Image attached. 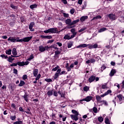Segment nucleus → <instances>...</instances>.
<instances>
[{
	"label": "nucleus",
	"mask_w": 124,
	"mask_h": 124,
	"mask_svg": "<svg viewBox=\"0 0 124 124\" xmlns=\"http://www.w3.org/2000/svg\"><path fill=\"white\" fill-rule=\"evenodd\" d=\"M44 32H45V33H49L50 32L51 33H56V32H57V28H50L48 30L44 31Z\"/></svg>",
	"instance_id": "nucleus-1"
},
{
	"label": "nucleus",
	"mask_w": 124,
	"mask_h": 124,
	"mask_svg": "<svg viewBox=\"0 0 124 124\" xmlns=\"http://www.w3.org/2000/svg\"><path fill=\"white\" fill-rule=\"evenodd\" d=\"M65 23L66 25H69V26L67 27V29H72V28H74L75 26H72V21L71 19L68 18L65 21Z\"/></svg>",
	"instance_id": "nucleus-2"
},
{
	"label": "nucleus",
	"mask_w": 124,
	"mask_h": 124,
	"mask_svg": "<svg viewBox=\"0 0 124 124\" xmlns=\"http://www.w3.org/2000/svg\"><path fill=\"white\" fill-rule=\"evenodd\" d=\"M93 97L92 96H87L85 98L81 100V101H86V102H90L93 99Z\"/></svg>",
	"instance_id": "nucleus-3"
},
{
	"label": "nucleus",
	"mask_w": 124,
	"mask_h": 124,
	"mask_svg": "<svg viewBox=\"0 0 124 124\" xmlns=\"http://www.w3.org/2000/svg\"><path fill=\"white\" fill-rule=\"evenodd\" d=\"M30 63L28 61L26 62H17V65L19 66H24V65H28V64Z\"/></svg>",
	"instance_id": "nucleus-4"
},
{
	"label": "nucleus",
	"mask_w": 124,
	"mask_h": 124,
	"mask_svg": "<svg viewBox=\"0 0 124 124\" xmlns=\"http://www.w3.org/2000/svg\"><path fill=\"white\" fill-rule=\"evenodd\" d=\"M32 38V36H30L27 37H25L23 39H21L22 42H29Z\"/></svg>",
	"instance_id": "nucleus-5"
},
{
	"label": "nucleus",
	"mask_w": 124,
	"mask_h": 124,
	"mask_svg": "<svg viewBox=\"0 0 124 124\" xmlns=\"http://www.w3.org/2000/svg\"><path fill=\"white\" fill-rule=\"evenodd\" d=\"M61 71H62V70L61 69H58L57 71V72L55 73L54 78L57 79L58 77H59V76L60 75V73H61Z\"/></svg>",
	"instance_id": "nucleus-6"
},
{
	"label": "nucleus",
	"mask_w": 124,
	"mask_h": 124,
	"mask_svg": "<svg viewBox=\"0 0 124 124\" xmlns=\"http://www.w3.org/2000/svg\"><path fill=\"white\" fill-rule=\"evenodd\" d=\"M108 17H109V19L110 20H116L117 19V17H116V15L113 14H110L108 16Z\"/></svg>",
	"instance_id": "nucleus-7"
},
{
	"label": "nucleus",
	"mask_w": 124,
	"mask_h": 124,
	"mask_svg": "<svg viewBox=\"0 0 124 124\" xmlns=\"http://www.w3.org/2000/svg\"><path fill=\"white\" fill-rule=\"evenodd\" d=\"M35 25V23L33 22H32L31 23H30V25H29V29L30 30V31H34V29H32V28H33L34 25Z\"/></svg>",
	"instance_id": "nucleus-8"
},
{
	"label": "nucleus",
	"mask_w": 124,
	"mask_h": 124,
	"mask_svg": "<svg viewBox=\"0 0 124 124\" xmlns=\"http://www.w3.org/2000/svg\"><path fill=\"white\" fill-rule=\"evenodd\" d=\"M97 47H98V45H97V44L89 45V49H95V48H97Z\"/></svg>",
	"instance_id": "nucleus-9"
},
{
	"label": "nucleus",
	"mask_w": 124,
	"mask_h": 124,
	"mask_svg": "<svg viewBox=\"0 0 124 124\" xmlns=\"http://www.w3.org/2000/svg\"><path fill=\"white\" fill-rule=\"evenodd\" d=\"M70 117L72 120H74V121H78L79 120V118H78V115H74L73 114L70 115Z\"/></svg>",
	"instance_id": "nucleus-10"
},
{
	"label": "nucleus",
	"mask_w": 124,
	"mask_h": 124,
	"mask_svg": "<svg viewBox=\"0 0 124 124\" xmlns=\"http://www.w3.org/2000/svg\"><path fill=\"white\" fill-rule=\"evenodd\" d=\"M112 93V91L110 90H108L107 92L101 95L100 97H104V96H106V95H108V94H109V93Z\"/></svg>",
	"instance_id": "nucleus-11"
},
{
	"label": "nucleus",
	"mask_w": 124,
	"mask_h": 124,
	"mask_svg": "<svg viewBox=\"0 0 124 124\" xmlns=\"http://www.w3.org/2000/svg\"><path fill=\"white\" fill-rule=\"evenodd\" d=\"M95 80V76H92L89 78V83H92V82H93Z\"/></svg>",
	"instance_id": "nucleus-12"
},
{
	"label": "nucleus",
	"mask_w": 124,
	"mask_h": 124,
	"mask_svg": "<svg viewBox=\"0 0 124 124\" xmlns=\"http://www.w3.org/2000/svg\"><path fill=\"white\" fill-rule=\"evenodd\" d=\"M8 41H11V42H16V39L15 37H10L8 39Z\"/></svg>",
	"instance_id": "nucleus-13"
},
{
	"label": "nucleus",
	"mask_w": 124,
	"mask_h": 124,
	"mask_svg": "<svg viewBox=\"0 0 124 124\" xmlns=\"http://www.w3.org/2000/svg\"><path fill=\"white\" fill-rule=\"evenodd\" d=\"M96 99L98 102L99 103H102V101H101V97L99 95L96 96Z\"/></svg>",
	"instance_id": "nucleus-14"
},
{
	"label": "nucleus",
	"mask_w": 124,
	"mask_h": 124,
	"mask_svg": "<svg viewBox=\"0 0 124 124\" xmlns=\"http://www.w3.org/2000/svg\"><path fill=\"white\" fill-rule=\"evenodd\" d=\"M33 74L34 76L35 77H36V76H37V75L38 74V69H34Z\"/></svg>",
	"instance_id": "nucleus-15"
},
{
	"label": "nucleus",
	"mask_w": 124,
	"mask_h": 124,
	"mask_svg": "<svg viewBox=\"0 0 124 124\" xmlns=\"http://www.w3.org/2000/svg\"><path fill=\"white\" fill-rule=\"evenodd\" d=\"M88 45L86 44H81L77 46V48H85L87 47Z\"/></svg>",
	"instance_id": "nucleus-16"
},
{
	"label": "nucleus",
	"mask_w": 124,
	"mask_h": 124,
	"mask_svg": "<svg viewBox=\"0 0 124 124\" xmlns=\"http://www.w3.org/2000/svg\"><path fill=\"white\" fill-rule=\"evenodd\" d=\"M88 19V16H82L80 20L81 22H84V21H86V19Z\"/></svg>",
	"instance_id": "nucleus-17"
},
{
	"label": "nucleus",
	"mask_w": 124,
	"mask_h": 124,
	"mask_svg": "<svg viewBox=\"0 0 124 124\" xmlns=\"http://www.w3.org/2000/svg\"><path fill=\"white\" fill-rule=\"evenodd\" d=\"M53 93H54V90H49L47 92V94L48 96H51V95H53Z\"/></svg>",
	"instance_id": "nucleus-18"
},
{
	"label": "nucleus",
	"mask_w": 124,
	"mask_h": 124,
	"mask_svg": "<svg viewBox=\"0 0 124 124\" xmlns=\"http://www.w3.org/2000/svg\"><path fill=\"white\" fill-rule=\"evenodd\" d=\"M39 49L40 52H44L45 51V48L42 46H39Z\"/></svg>",
	"instance_id": "nucleus-19"
},
{
	"label": "nucleus",
	"mask_w": 124,
	"mask_h": 124,
	"mask_svg": "<svg viewBox=\"0 0 124 124\" xmlns=\"http://www.w3.org/2000/svg\"><path fill=\"white\" fill-rule=\"evenodd\" d=\"M72 113H73V114H74L75 115H76V116L79 115V112L75 109H72Z\"/></svg>",
	"instance_id": "nucleus-20"
},
{
	"label": "nucleus",
	"mask_w": 124,
	"mask_h": 124,
	"mask_svg": "<svg viewBox=\"0 0 124 124\" xmlns=\"http://www.w3.org/2000/svg\"><path fill=\"white\" fill-rule=\"evenodd\" d=\"M115 73H116V70H115V69H112L109 74V76H114V74H115Z\"/></svg>",
	"instance_id": "nucleus-21"
},
{
	"label": "nucleus",
	"mask_w": 124,
	"mask_h": 124,
	"mask_svg": "<svg viewBox=\"0 0 124 124\" xmlns=\"http://www.w3.org/2000/svg\"><path fill=\"white\" fill-rule=\"evenodd\" d=\"M117 97L119 98L120 101H122L123 99H124V96L122 94H119L117 95Z\"/></svg>",
	"instance_id": "nucleus-22"
},
{
	"label": "nucleus",
	"mask_w": 124,
	"mask_h": 124,
	"mask_svg": "<svg viewBox=\"0 0 124 124\" xmlns=\"http://www.w3.org/2000/svg\"><path fill=\"white\" fill-rule=\"evenodd\" d=\"M80 21L79 19H77L76 20H74L72 22L71 25L72 26H73V25H75V24H77V23H79Z\"/></svg>",
	"instance_id": "nucleus-23"
},
{
	"label": "nucleus",
	"mask_w": 124,
	"mask_h": 124,
	"mask_svg": "<svg viewBox=\"0 0 124 124\" xmlns=\"http://www.w3.org/2000/svg\"><path fill=\"white\" fill-rule=\"evenodd\" d=\"M12 54L14 55V56H17V50H16V48H13L12 50Z\"/></svg>",
	"instance_id": "nucleus-24"
},
{
	"label": "nucleus",
	"mask_w": 124,
	"mask_h": 124,
	"mask_svg": "<svg viewBox=\"0 0 124 124\" xmlns=\"http://www.w3.org/2000/svg\"><path fill=\"white\" fill-rule=\"evenodd\" d=\"M26 83H25V81L21 80L20 82V83L18 84L19 87H23L24 85H25Z\"/></svg>",
	"instance_id": "nucleus-25"
},
{
	"label": "nucleus",
	"mask_w": 124,
	"mask_h": 124,
	"mask_svg": "<svg viewBox=\"0 0 124 124\" xmlns=\"http://www.w3.org/2000/svg\"><path fill=\"white\" fill-rule=\"evenodd\" d=\"M97 19H101V16H97L95 17H94L91 21H93V20H97Z\"/></svg>",
	"instance_id": "nucleus-26"
},
{
	"label": "nucleus",
	"mask_w": 124,
	"mask_h": 124,
	"mask_svg": "<svg viewBox=\"0 0 124 124\" xmlns=\"http://www.w3.org/2000/svg\"><path fill=\"white\" fill-rule=\"evenodd\" d=\"M23 97L24 98L25 101H26L27 102L29 101V97L28 94H25L24 96H23Z\"/></svg>",
	"instance_id": "nucleus-27"
},
{
	"label": "nucleus",
	"mask_w": 124,
	"mask_h": 124,
	"mask_svg": "<svg viewBox=\"0 0 124 124\" xmlns=\"http://www.w3.org/2000/svg\"><path fill=\"white\" fill-rule=\"evenodd\" d=\"M15 39L16 42H22V39H20V37H15Z\"/></svg>",
	"instance_id": "nucleus-28"
},
{
	"label": "nucleus",
	"mask_w": 124,
	"mask_h": 124,
	"mask_svg": "<svg viewBox=\"0 0 124 124\" xmlns=\"http://www.w3.org/2000/svg\"><path fill=\"white\" fill-rule=\"evenodd\" d=\"M37 7V5H36V4L30 5V8H31V9H33L34 8H36Z\"/></svg>",
	"instance_id": "nucleus-29"
},
{
	"label": "nucleus",
	"mask_w": 124,
	"mask_h": 124,
	"mask_svg": "<svg viewBox=\"0 0 124 124\" xmlns=\"http://www.w3.org/2000/svg\"><path fill=\"white\" fill-rule=\"evenodd\" d=\"M65 67L67 70V71H70L71 70V69L69 68V66H68V63H67L65 65Z\"/></svg>",
	"instance_id": "nucleus-30"
},
{
	"label": "nucleus",
	"mask_w": 124,
	"mask_h": 124,
	"mask_svg": "<svg viewBox=\"0 0 124 124\" xmlns=\"http://www.w3.org/2000/svg\"><path fill=\"white\" fill-rule=\"evenodd\" d=\"M106 30H107V29H106V28H101L99 30V32H102L103 31H106Z\"/></svg>",
	"instance_id": "nucleus-31"
},
{
	"label": "nucleus",
	"mask_w": 124,
	"mask_h": 124,
	"mask_svg": "<svg viewBox=\"0 0 124 124\" xmlns=\"http://www.w3.org/2000/svg\"><path fill=\"white\" fill-rule=\"evenodd\" d=\"M64 39H67L68 40H69V39H71L70 36L68 35H65L64 37Z\"/></svg>",
	"instance_id": "nucleus-32"
},
{
	"label": "nucleus",
	"mask_w": 124,
	"mask_h": 124,
	"mask_svg": "<svg viewBox=\"0 0 124 124\" xmlns=\"http://www.w3.org/2000/svg\"><path fill=\"white\" fill-rule=\"evenodd\" d=\"M85 30H87V27H84L81 28L80 30H79L78 31V32H82V31H85Z\"/></svg>",
	"instance_id": "nucleus-33"
},
{
	"label": "nucleus",
	"mask_w": 124,
	"mask_h": 124,
	"mask_svg": "<svg viewBox=\"0 0 124 124\" xmlns=\"http://www.w3.org/2000/svg\"><path fill=\"white\" fill-rule=\"evenodd\" d=\"M8 61L9 62H12L13 61H14V58H13L12 57H9Z\"/></svg>",
	"instance_id": "nucleus-34"
},
{
	"label": "nucleus",
	"mask_w": 124,
	"mask_h": 124,
	"mask_svg": "<svg viewBox=\"0 0 124 124\" xmlns=\"http://www.w3.org/2000/svg\"><path fill=\"white\" fill-rule=\"evenodd\" d=\"M27 110H28L29 111H25V112L26 113V114H30V115H31V109H30V108H27Z\"/></svg>",
	"instance_id": "nucleus-35"
},
{
	"label": "nucleus",
	"mask_w": 124,
	"mask_h": 124,
	"mask_svg": "<svg viewBox=\"0 0 124 124\" xmlns=\"http://www.w3.org/2000/svg\"><path fill=\"white\" fill-rule=\"evenodd\" d=\"M93 111L95 113V114H96V113H97V108L96 107H93Z\"/></svg>",
	"instance_id": "nucleus-36"
},
{
	"label": "nucleus",
	"mask_w": 124,
	"mask_h": 124,
	"mask_svg": "<svg viewBox=\"0 0 124 124\" xmlns=\"http://www.w3.org/2000/svg\"><path fill=\"white\" fill-rule=\"evenodd\" d=\"M11 51H12L11 49H9L8 50H6V54L7 55H11Z\"/></svg>",
	"instance_id": "nucleus-37"
},
{
	"label": "nucleus",
	"mask_w": 124,
	"mask_h": 124,
	"mask_svg": "<svg viewBox=\"0 0 124 124\" xmlns=\"http://www.w3.org/2000/svg\"><path fill=\"white\" fill-rule=\"evenodd\" d=\"M58 93L61 95V97H64V94L62 93L60 91H58Z\"/></svg>",
	"instance_id": "nucleus-38"
},
{
	"label": "nucleus",
	"mask_w": 124,
	"mask_h": 124,
	"mask_svg": "<svg viewBox=\"0 0 124 124\" xmlns=\"http://www.w3.org/2000/svg\"><path fill=\"white\" fill-rule=\"evenodd\" d=\"M98 120L100 123H102V122H103V118H102V117H99L98 118Z\"/></svg>",
	"instance_id": "nucleus-39"
},
{
	"label": "nucleus",
	"mask_w": 124,
	"mask_h": 124,
	"mask_svg": "<svg viewBox=\"0 0 124 124\" xmlns=\"http://www.w3.org/2000/svg\"><path fill=\"white\" fill-rule=\"evenodd\" d=\"M102 102H103V104H104L105 106H108V102H107V101L105 100H103L102 101Z\"/></svg>",
	"instance_id": "nucleus-40"
},
{
	"label": "nucleus",
	"mask_w": 124,
	"mask_h": 124,
	"mask_svg": "<svg viewBox=\"0 0 124 124\" xmlns=\"http://www.w3.org/2000/svg\"><path fill=\"white\" fill-rule=\"evenodd\" d=\"M23 124V122L21 121H18L15 122L13 124Z\"/></svg>",
	"instance_id": "nucleus-41"
},
{
	"label": "nucleus",
	"mask_w": 124,
	"mask_h": 124,
	"mask_svg": "<svg viewBox=\"0 0 124 124\" xmlns=\"http://www.w3.org/2000/svg\"><path fill=\"white\" fill-rule=\"evenodd\" d=\"M10 119L12 120V121H15V119H16V116H11Z\"/></svg>",
	"instance_id": "nucleus-42"
},
{
	"label": "nucleus",
	"mask_w": 124,
	"mask_h": 124,
	"mask_svg": "<svg viewBox=\"0 0 124 124\" xmlns=\"http://www.w3.org/2000/svg\"><path fill=\"white\" fill-rule=\"evenodd\" d=\"M33 59V55L31 54L30 55V57L27 59V61H31V60H32Z\"/></svg>",
	"instance_id": "nucleus-43"
},
{
	"label": "nucleus",
	"mask_w": 124,
	"mask_h": 124,
	"mask_svg": "<svg viewBox=\"0 0 124 124\" xmlns=\"http://www.w3.org/2000/svg\"><path fill=\"white\" fill-rule=\"evenodd\" d=\"M83 90L85 92H88L89 91V87L88 86H85L83 88Z\"/></svg>",
	"instance_id": "nucleus-44"
},
{
	"label": "nucleus",
	"mask_w": 124,
	"mask_h": 124,
	"mask_svg": "<svg viewBox=\"0 0 124 124\" xmlns=\"http://www.w3.org/2000/svg\"><path fill=\"white\" fill-rule=\"evenodd\" d=\"M72 45H73V44H72V43H69L68 44V48H71V47H72Z\"/></svg>",
	"instance_id": "nucleus-45"
},
{
	"label": "nucleus",
	"mask_w": 124,
	"mask_h": 124,
	"mask_svg": "<svg viewBox=\"0 0 124 124\" xmlns=\"http://www.w3.org/2000/svg\"><path fill=\"white\" fill-rule=\"evenodd\" d=\"M23 80H26V79H28V76L27 75H24L22 77Z\"/></svg>",
	"instance_id": "nucleus-46"
},
{
	"label": "nucleus",
	"mask_w": 124,
	"mask_h": 124,
	"mask_svg": "<svg viewBox=\"0 0 124 124\" xmlns=\"http://www.w3.org/2000/svg\"><path fill=\"white\" fill-rule=\"evenodd\" d=\"M45 80L46 81V82H52V79L51 78H46L45 79Z\"/></svg>",
	"instance_id": "nucleus-47"
},
{
	"label": "nucleus",
	"mask_w": 124,
	"mask_h": 124,
	"mask_svg": "<svg viewBox=\"0 0 124 124\" xmlns=\"http://www.w3.org/2000/svg\"><path fill=\"white\" fill-rule=\"evenodd\" d=\"M63 14L64 17H66L67 18H68V17H69V15H68V14L64 13Z\"/></svg>",
	"instance_id": "nucleus-48"
},
{
	"label": "nucleus",
	"mask_w": 124,
	"mask_h": 124,
	"mask_svg": "<svg viewBox=\"0 0 124 124\" xmlns=\"http://www.w3.org/2000/svg\"><path fill=\"white\" fill-rule=\"evenodd\" d=\"M59 67V66H57V67L54 68L53 69H52V71H57V70H58Z\"/></svg>",
	"instance_id": "nucleus-49"
},
{
	"label": "nucleus",
	"mask_w": 124,
	"mask_h": 124,
	"mask_svg": "<svg viewBox=\"0 0 124 124\" xmlns=\"http://www.w3.org/2000/svg\"><path fill=\"white\" fill-rule=\"evenodd\" d=\"M14 73L16 74V75H17L18 74V71L16 69H14Z\"/></svg>",
	"instance_id": "nucleus-50"
},
{
	"label": "nucleus",
	"mask_w": 124,
	"mask_h": 124,
	"mask_svg": "<svg viewBox=\"0 0 124 124\" xmlns=\"http://www.w3.org/2000/svg\"><path fill=\"white\" fill-rule=\"evenodd\" d=\"M106 69V66H105V65H103L101 67V71H103V70H104V69Z\"/></svg>",
	"instance_id": "nucleus-51"
},
{
	"label": "nucleus",
	"mask_w": 124,
	"mask_h": 124,
	"mask_svg": "<svg viewBox=\"0 0 124 124\" xmlns=\"http://www.w3.org/2000/svg\"><path fill=\"white\" fill-rule=\"evenodd\" d=\"M90 62L91 63H93V62H95V60L93 59H90Z\"/></svg>",
	"instance_id": "nucleus-52"
},
{
	"label": "nucleus",
	"mask_w": 124,
	"mask_h": 124,
	"mask_svg": "<svg viewBox=\"0 0 124 124\" xmlns=\"http://www.w3.org/2000/svg\"><path fill=\"white\" fill-rule=\"evenodd\" d=\"M40 77H41V75H40V74L38 75L37 77L35 78L36 81H37V80H39Z\"/></svg>",
	"instance_id": "nucleus-53"
},
{
	"label": "nucleus",
	"mask_w": 124,
	"mask_h": 124,
	"mask_svg": "<svg viewBox=\"0 0 124 124\" xmlns=\"http://www.w3.org/2000/svg\"><path fill=\"white\" fill-rule=\"evenodd\" d=\"M59 54H61V52H60L59 50H57L55 52V56H56L57 55H59Z\"/></svg>",
	"instance_id": "nucleus-54"
},
{
	"label": "nucleus",
	"mask_w": 124,
	"mask_h": 124,
	"mask_svg": "<svg viewBox=\"0 0 124 124\" xmlns=\"http://www.w3.org/2000/svg\"><path fill=\"white\" fill-rule=\"evenodd\" d=\"M52 38V36L51 35H46V39H51Z\"/></svg>",
	"instance_id": "nucleus-55"
},
{
	"label": "nucleus",
	"mask_w": 124,
	"mask_h": 124,
	"mask_svg": "<svg viewBox=\"0 0 124 124\" xmlns=\"http://www.w3.org/2000/svg\"><path fill=\"white\" fill-rule=\"evenodd\" d=\"M17 64H18V62L17 63H13L10 65V66H17Z\"/></svg>",
	"instance_id": "nucleus-56"
},
{
	"label": "nucleus",
	"mask_w": 124,
	"mask_h": 124,
	"mask_svg": "<svg viewBox=\"0 0 124 124\" xmlns=\"http://www.w3.org/2000/svg\"><path fill=\"white\" fill-rule=\"evenodd\" d=\"M56 44H57V45H58L59 47H61V46H62V43L57 42L56 43Z\"/></svg>",
	"instance_id": "nucleus-57"
},
{
	"label": "nucleus",
	"mask_w": 124,
	"mask_h": 124,
	"mask_svg": "<svg viewBox=\"0 0 124 124\" xmlns=\"http://www.w3.org/2000/svg\"><path fill=\"white\" fill-rule=\"evenodd\" d=\"M19 110L20 111V112H26V111L24 110L22 107H20Z\"/></svg>",
	"instance_id": "nucleus-58"
},
{
	"label": "nucleus",
	"mask_w": 124,
	"mask_h": 124,
	"mask_svg": "<svg viewBox=\"0 0 124 124\" xmlns=\"http://www.w3.org/2000/svg\"><path fill=\"white\" fill-rule=\"evenodd\" d=\"M11 7L12 8H13L14 9H16L17 8V7L14 6V5H13V4L11 5Z\"/></svg>",
	"instance_id": "nucleus-59"
},
{
	"label": "nucleus",
	"mask_w": 124,
	"mask_h": 124,
	"mask_svg": "<svg viewBox=\"0 0 124 124\" xmlns=\"http://www.w3.org/2000/svg\"><path fill=\"white\" fill-rule=\"evenodd\" d=\"M102 89H107V86L106 85H102Z\"/></svg>",
	"instance_id": "nucleus-60"
},
{
	"label": "nucleus",
	"mask_w": 124,
	"mask_h": 124,
	"mask_svg": "<svg viewBox=\"0 0 124 124\" xmlns=\"http://www.w3.org/2000/svg\"><path fill=\"white\" fill-rule=\"evenodd\" d=\"M53 95L54 96H58V93L56 91L54 92Z\"/></svg>",
	"instance_id": "nucleus-61"
},
{
	"label": "nucleus",
	"mask_w": 124,
	"mask_h": 124,
	"mask_svg": "<svg viewBox=\"0 0 124 124\" xmlns=\"http://www.w3.org/2000/svg\"><path fill=\"white\" fill-rule=\"evenodd\" d=\"M74 12H75L74 9H71L70 10L71 14H74Z\"/></svg>",
	"instance_id": "nucleus-62"
},
{
	"label": "nucleus",
	"mask_w": 124,
	"mask_h": 124,
	"mask_svg": "<svg viewBox=\"0 0 124 124\" xmlns=\"http://www.w3.org/2000/svg\"><path fill=\"white\" fill-rule=\"evenodd\" d=\"M74 67V64H71L70 66L69 67L70 68H73Z\"/></svg>",
	"instance_id": "nucleus-63"
},
{
	"label": "nucleus",
	"mask_w": 124,
	"mask_h": 124,
	"mask_svg": "<svg viewBox=\"0 0 124 124\" xmlns=\"http://www.w3.org/2000/svg\"><path fill=\"white\" fill-rule=\"evenodd\" d=\"M54 40H50L47 42V43H52V42H54Z\"/></svg>",
	"instance_id": "nucleus-64"
}]
</instances>
